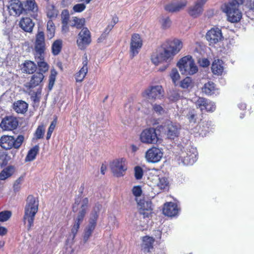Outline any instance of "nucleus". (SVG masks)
I'll use <instances>...</instances> for the list:
<instances>
[{"mask_svg":"<svg viewBox=\"0 0 254 254\" xmlns=\"http://www.w3.org/2000/svg\"><path fill=\"white\" fill-rule=\"evenodd\" d=\"M245 0H229L221 7L223 12L226 14L227 20L231 23L239 22L242 17V13L239 7Z\"/></svg>","mask_w":254,"mask_h":254,"instance_id":"1","label":"nucleus"},{"mask_svg":"<svg viewBox=\"0 0 254 254\" xmlns=\"http://www.w3.org/2000/svg\"><path fill=\"white\" fill-rule=\"evenodd\" d=\"M26 201L23 222L25 224L27 222V230L29 231L34 225L35 216L38 210L39 199L33 195H29Z\"/></svg>","mask_w":254,"mask_h":254,"instance_id":"2","label":"nucleus"},{"mask_svg":"<svg viewBox=\"0 0 254 254\" xmlns=\"http://www.w3.org/2000/svg\"><path fill=\"white\" fill-rule=\"evenodd\" d=\"M88 203L89 201L87 197H85L83 199L77 216L73 219L74 224L71 229V234L69 235V237H71L72 240L74 239L79 229L80 225L84 220L87 212Z\"/></svg>","mask_w":254,"mask_h":254,"instance_id":"3","label":"nucleus"},{"mask_svg":"<svg viewBox=\"0 0 254 254\" xmlns=\"http://www.w3.org/2000/svg\"><path fill=\"white\" fill-rule=\"evenodd\" d=\"M24 137L22 135H18L16 138L13 136L4 135L0 138V146L5 150L12 148L18 149L22 145Z\"/></svg>","mask_w":254,"mask_h":254,"instance_id":"4","label":"nucleus"},{"mask_svg":"<svg viewBox=\"0 0 254 254\" xmlns=\"http://www.w3.org/2000/svg\"><path fill=\"white\" fill-rule=\"evenodd\" d=\"M177 66L183 74L193 75L198 71L197 66L190 56L182 58L178 63Z\"/></svg>","mask_w":254,"mask_h":254,"instance_id":"5","label":"nucleus"},{"mask_svg":"<svg viewBox=\"0 0 254 254\" xmlns=\"http://www.w3.org/2000/svg\"><path fill=\"white\" fill-rule=\"evenodd\" d=\"M101 207V205L99 204H96L95 206L93 207V210L91 212L89 220V224L86 227L84 231L83 239L85 242H86L91 236L96 226L97 221Z\"/></svg>","mask_w":254,"mask_h":254,"instance_id":"6","label":"nucleus"},{"mask_svg":"<svg viewBox=\"0 0 254 254\" xmlns=\"http://www.w3.org/2000/svg\"><path fill=\"white\" fill-rule=\"evenodd\" d=\"M197 154L196 148L189 145L181 150L180 158L184 165H191L196 161Z\"/></svg>","mask_w":254,"mask_h":254,"instance_id":"7","label":"nucleus"},{"mask_svg":"<svg viewBox=\"0 0 254 254\" xmlns=\"http://www.w3.org/2000/svg\"><path fill=\"white\" fill-rule=\"evenodd\" d=\"M169 50L163 44L159 47L151 55V60L155 65H158L164 62H167L172 59Z\"/></svg>","mask_w":254,"mask_h":254,"instance_id":"8","label":"nucleus"},{"mask_svg":"<svg viewBox=\"0 0 254 254\" xmlns=\"http://www.w3.org/2000/svg\"><path fill=\"white\" fill-rule=\"evenodd\" d=\"M161 127L164 134L169 139H174L179 134L180 126L170 120H167L163 123L161 126Z\"/></svg>","mask_w":254,"mask_h":254,"instance_id":"9","label":"nucleus"},{"mask_svg":"<svg viewBox=\"0 0 254 254\" xmlns=\"http://www.w3.org/2000/svg\"><path fill=\"white\" fill-rule=\"evenodd\" d=\"M45 50L46 43L44 33L43 31H38L36 35L34 42V57H37V56L43 57V56H45Z\"/></svg>","mask_w":254,"mask_h":254,"instance_id":"10","label":"nucleus"},{"mask_svg":"<svg viewBox=\"0 0 254 254\" xmlns=\"http://www.w3.org/2000/svg\"><path fill=\"white\" fill-rule=\"evenodd\" d=\"M139 138L141 142L147 144H156L159 140L156 129L153 127L144 129Z\"/></svg>","mask_w":254,"mask_h":254,"instance_id":"11","label":"nucleus"},{"mask_svg":"<svg viewBox=\"0 0 254 254\" xmlns=\"http://www.w3.org/2000/svg\"><path fill=\"white\" fill-rule=\"evenodd\" d=\"M127 169V164L124 158L116 159L112 162V174L115 177L124 176Z\"/></svg>","mask_w":254,"mask_h":254,"instance_id":"12","label":"nucleus"},{"mask_svg":"<svg viewBox=\"0 0 254 254\" xmlns=\"http://www.w3.org/2000/svg\"><path fill=\"white\" fill-rule=\"evenodd\" d=\"M91 42L90 31L86 27L82 28L78 35L76 43L79 49L84 50Z\"/></svg>","mask_w":254,"mask_h":254,"instance_id":"13","label":"nucleus"},{"mask_svg":"<svg viewBox=\"0 0 254 254\" xmlns=\"http://www.w3.org/2000/svg\"><path fill=\"white\" fill-rule=\"evenodd\" d=\"M143 95L149 99H159L164 96V90L160 85L152 86L145 90Z\"/></svg>","mask_w":254,"mask_h":254,"instance_id":"14","label":"nucleus"},{"mask_svg":"<svg viewBox=\"0 0 254 254\" xmlns=\"http://www.w3.org/2000/svg\"><path fill=\"white\" fill-rule=\"evenodd\" d=\"M18 125L17 119L13 116H6L2 119L0 127L3 130L11 131L15 129Z\"/></svg>","mask_w":254,"mask_h":254,"instance_id":"15","label":"nucleus"},{"mask_svg":"<svg viewBox=\"0 0 254 254\" xmlns=\"http://www.w3.org/2000/svg\"><path fill=\"white\" fill-rule=\"evenodd\" d=\"M142 46V41L138 34L132 35L130 44V54L132 58L137 55Z\"/></svg>","mask_w":254,"mask_h":254,"instance_id":"16","label":"nucleus"},{"mask_svg":"<svg viewBox=\"0 0 254 254\" xmlns=\"http://www.w3.org/2000/svg\"><path fill=\"white\" fill-rule=\"evenodd\" d=\"M24 13L36 18L38 16V7L35 0H26L23 6Z\"/></svg>","mask_w":254,"mask_h":254,"instance_id":"17","label":"nucleus"},{"mask_svg":"<svg viewBox=\"0 0 254 254\" xmlns=\"http://www.w3.org/2000/svg\"><path fill=\"white\" fill-rule=\"evenodd\" d=\"M163 156V152L158 148L152 147L145 153V158L149 162L156 163L159 161Z\"/></svg>","mask_w":254,"mask_h":254,"instance_id":"18","label":"nucleus"},{"mask_svg":"<svg viewBox=\"0 0 254 254\" xmlns=\"http://www.w3.org/2000/svg\"><path fill=\"white\" fill-rule=\"evenodd\" d=\"M208 0H197L193 5L190 6L188 10L189 14L193 18L200 15L203 11V6Z\"/></svg>","mask_w":254,"mask_h":254,"instance_id":"19","label":"nucleus"},{"mask_svg":"<svg viewBox=\"0 0 254 254\" xmlns=\"http://www.w3.org/2000/svg\"><path fill=\"white\" fill-rule=\"evenodd\" d=\"M169 50L170 56L172 58L178 53L183 47V43L179 39L168 40L163 44Z\"/></svg>","mask_w":254,"mask_h":254,"instance_id":"20","label":"nucleus"},{"mask_svg":"<svg viewBox=\"0 0 254 254\" xmlns=\"http://www.w3.org/2000/svg\"><path fill=\"white\" fill-rule=\"evenodd\" d=\"M222 38L221 30L217 27L211 28L206 35V38L210 44H216L220 41Z\"/></svg>","mask_w":254,"mask_h":254,"instance_id":"21","label":"nucleus"},{"mask_svg":"<svg viewBox=\"0 0 254 254\" xmlns=\"http://www.w3.org/2000/svg\"><path fill=\"white\" fill-rule=\"evenodd\" d=\"M187 0H180L176 2H172L166 4L164 9L168 12L174 13L183 9L187 5Z\"/></svg>","mask_w":254,"mask_h":254,"instance_id":"22","label":"nucleus"},{"mask_svg":"<svg viewBox=\"0 0 254 254\" xmlns=\"http://www.w3.org/2000/svg\"><path fill=\"white\" fill-rule=\"evenodd\" d=\"M45 76L42 72H35L31 77L30 80L27 82L25 86L26 89L34 88L40 85Z\"/></svg>","mask_w":254,"mask_h":254,"instance_id":"23","label":"nucleus"},{"mask_svg":"<svg viewBox=\"0 0 254 254\" xmlns=\"http://www.w3.org/2000/svg\"><path fill=\"white\" fill-rule=\"evenodd\" d=\"M27 93L30 96V99L32 101L33 106L38 107L39 105L40 99L41 98L42 87L40 86L36 91L33 90V88L26 89Z\"/></svg>","mask_w":254,"mask_h":254,"instance_id":"24","label":"nucleus"},{"mask_svg":"<svg viewBox=\"0 0 254 254\" xmlns=\"http://www.w3.org/2000/svg\"><path fill=\"white\" fill-rule=\"evenodd\" d=\"M179 209L177 205L172 202H167L164 204L163 213L169 217L175 216L178 214Z\"/></svg>","mask_w":254,"mask_h":254,"instance_id":"25","label":"nucleus"},{"mask_svg":"<svg viewBox=\"0 0 254 254\" xmlns=\"http://www.w3.org/2000/svg\"><path fill=\"white\" fill-rule=\"evenodd\" d=\"M140 213L144 217H149L152 210V203L150 201L142 200L138 202Z\"/></svg>","mask_w":254,"mask_h":254,"instance_id":"26","label":"nucleus"},{"mask_svg":"<svg viewBox=\"0 0 254 254\" xmlns=\"http://www.w3.org/2000/svg\"><path fill=\"white\" fill-rule=\"evenodd\" d=\"M10 11L15 15H20L24 12L23 5L19 0H13L9 6Z\"/></svg>","mask_w":254,"mask_h":254,"instance_id":"27","label":"nucleus"},{"mask_svg":"<svg viewBox=\"0 0 254 254\" xmlns=\"http://www.w3.org/2000/svg\"><path fill=\"white\" fill-rule=\"evenodd\" d=\"M82 67L80 68L79 71L75 74V80L76 82H81V81H82L87 73L88 59L87 56H85L84 58L83 61L82 62Z\"/></svg>","mask_w":254,"mask_h":254,"instance_id":"28","label":"nucleus"},{"mask_svg":"<svg viewBox=\"0 0 254 254\" xmlns=\"http://www.w3.org/2000/svg\"><path fill=\"white\" fill-rule=\"evenodd\" d=\"M34 25L35 24L32 21V19L27 17L22 18L19 23L20 27L23 30L29 33L32 31Z\"/></svg>","mask_w":254,"mask_h":254,"instance_id":"29","label":"nucleus"},{"mask_svg":"<svg viewBox=\"0 0 254 254\" xmlns=\"http://www.w3.org/2000/svg\"><path fill=\"white\" fill-rule=\"evenodd\" d=\"M28 104L24 101L19 100L12 105L13 110L17 114H24L28 110Z\"/></svg>","mask_w":254,"mask_h":254,"instance_id":"30","label":"nucleus"},{"mask_svg":"<svg viewBox=\"0 0 254 254\" xmlns=\"http://www.w3.org/2000/svg\"><path fill=\"white\" fill-rule=\"evenodd\" d=\"M37 56L34 57L35 61L37 62L38 71L37 72H42L43 74L47 72L49 70V66L45 61V56L42 57Z\"/></svg>","mask_w":254,"mask_h":254,"instance_id":"31","label":"nucleus"},{"mask_svg":"<svg viewBox=\"0 0 254 254\" xmlns=\"http://www.w3.org/2000/svg\"><path fill=\"white\" fill-rule=\"evenodd\" d=\"M154 242V239L152 237L147 236L143 237L141 245L142 250L145 253H150L153 248Z\"/></svg>","mask_w":254,"mask_h":254,"instance_id":"32","label":"nucleus"},{"mask_svg":"<svg viewBox=\"0 0 254 254\" xmlns=\"http://www.w3.org/2000/svg\"><path fill=\"white\" fill-rule=\"evenodd\" d=\"M22 65V70L24 73L33 74L36 71L37 65L34 62L27 60Z\"/></svg>","mask_w":254,"mask_h":254,"instance_id":"33","label":"nucleus"},{"mask_svg":"<svg viewBox=\"0 0 254 254\" xmlns=\"http://www.w3.org/2000/svg\"><path fill=\"white\" fill-rule=\"evenodd\" d=\"M211 70L214 74L221 75L224 71L222 61L220 60H214L212 64Z\"/></svg>","mask_w":254,"mask_h":254,"instance_id":"34","label":"nucleus"},{"mask_svg":"<svg viewBox=\"0 0 254 254\" xmlns=\"http://www.w3.org/2000/svg\"><path fill=\"white\" fill-rule=\"evenodd\" d=\"M202 92L207 95H212L215 93L216 88L213 82L208 81L204 84L202 88Z\"/></svg>","mask_w":254,"mask_h":254,"instance_id":"35","label":"nucleus"},{"mask_svg":"<svg viewBox=\"0 0 254 254\" xmlns=\"http://www.w3.org/2000/svg\"><path fill=\"white\" fill-rule=\"evenodd\" d=\"M39 151V146L36 145L31 148L28 152L25 158L26 161H32L34 160Z\"/></svg>","mask_w":254,"mask_h":254,"instance_id":"36","label":"nucleus"},{"mask_svg":"<svg viewBox=\"0 0 254 254\" xmlns=\"http://www.w3.org/2000/svg\"><path fill=\"white\" fill-rule=\"evenodd\" d=\"M59 11L56 7L53 5L48 3L46 6V14L50 18H56L58 15Z\"/></svg>","mask_w":254,"mask_h":254,"instance_id":"37","label":"nucleus"},{"mask_svg":"<svg viewBox=\"0 0 254 254\" xmlns=\"http://www.w3.org/2000/svg\"><path fill=\"white\" fill-rule=\"evenodd\" d=\"M63 46V42L61 39L55 41L52 45V52L55 55H58L61 52Z\"/></svg>","mask_w":254,"mask_h":254,"instance_id":"38","label":"nucleus"},{"mask_svg":"<svg viewBox=\"0 0 254 254\" xmlns=\"http://www.w3.org/2000/svg\"><path fill=\"white\" fill-rule=\"evenodd\" d=\"M13 168L12 166H8L3 169L0 173V180H5L10 177L13 174Z\"/></svg>","mask_w":254,"mask_h":254,"instance_id":"39","label":"nucleus"},{"mask_svg":"<svg viewBox=\"0 0 254 254\" xmlns=\"http://www.w3.org/2000/svg\"><path fill=\"white\" fill-rule=\"evenodd\" d=\"M47 36L52 38L54 36L55 33V26L52 20H49L47 24Z\"/></svg>","mask_w":254,"mask_h":254,"instance_id":"40","label":"nucleus"},{"mask_svg":"<svg viewBox=\"0 0 254 254\" xmlns=\"http://www.w3.org/2000/svg\"><path fill=\"white\" fill-rule=\"evenodd\" d=\"M10 157L5 152H0V166L4 167L7 165Z\"/></svg>","mask_w":254,"mask_h":254,"instance_id":"41","label":"nucleus"},{"mask_svg":"<svg viewBox=\"0 0 254 254\" xmlns=\"http://www.w3.org/2000/svg\"><path fill=\"white\" fill-rule=\"evenodd\" d=\"M152 111L153 113L158 116L163 115L165 113V110L161 104L154 103L152 104Z\"/></svg>","mask_w":254,"mask_h":254,"instance_id":"42","label":"nucleus"},{"mask_svg":"<svg viewBox=\"0 0 254 254\" xmlns=\"http://www.w3.org/2000/svg\"><path fill=\"white\" fill-rule=\"evenodd\" d=\"M208 101L202 97H199L195 101V105L197 108L200 109L201 112L205 111L206 105Z\"/></svg>","mask_w":254,"mask_h":254,"instance_id":"43","label":"nucleus"},{"mask_svg":"<svg viewBox=\"0 0 254 254\" xmlns=\"http://www.w3.org/2000/svg\"><path fill=\"white\" fill-rule=\"evenodd\" d=\"M57 75V72L54 69H52L49 77V83L48 86L49 90H51L53 88L56 81Z\"/></svg>","mask_w":254,"mask_h":254,"instance_id":"44","label":"nucleus"},{"mask_svg":"<svg viewBox=\"0 0 254 254\" xmlns=\"http://www.w3.org/2000/svg\"><path fill=\"white\" fill-rule=\"evenodd\" d=\"M169 181L168 179L165 177L159 178V181L157 183V186L161 190H165L168 188Z\"/></svg>","mask_w":254,"mask_h":254,"instance_id":"45","label":"nucleus"},{"mask_svg":"<svg viewBox=\"0 0 254 254\" xmlns=\"http://www.w3.org/2000/svg\"><path fill=\"white\" fill-rule=\"evenodd\" d=\"M11 214V212L8 210L0 212V222L6 221L10 218Z\"/></svg>","mask_w":254,"mask_h":254,"instance_id":"46","label":"nucleus"},{"mask_svg":"<svg viewBox=\"0 0 254 254\" xmlns=\"http://www.w3.org/2000/svg\"><path fill=\"white\" fill-rule=\"evenodd\" d=\"M160 22L163 29L169 28L171 24V21L168 17L162 16L160 18Z\"/></svg>","mask_w":254,"mask_h":254,"instance_id":"47","label":"nucleus"},{"mask_svg":"<svg viewBox=\"0 0 254 254\" xmlns=\"http://www.w3.org/2000/svg\"><path fill=\"white\" fill-rule=\"evenodd\" d=\"M186 117L190 123H195L196 121V113L194 110H190Z\"/></svg>","mask_w":254,"mask_h":254,"instance_id":"48","label":"nucleus"},{"mask_svg":"<svg viewBox=\"0 0 254 254\" xmlns=\"http://www.w3.org/2000/svg\"><path fill=\"white\" fill-rule=\"evenodd\" d=\"M170 77L172 80L174 84H176V82L180 79V74L177 70V69L175 68H173L170 73Z\"/></svg>","mask_w":254,"mask_h":254,"instance_id":"49","label":"nucleus"},{"mask_svg":"<svg viewBox=\"0 0 254 254\" xmlns=\"http://www.w3.org/2000/svg\"><path fill=\"white\" fill-rule=\"evenodd\" d=\"M57 123V118H56L51 124L47 133L46 139L49 140L51 136L52 133L53 132Z\"/></svg>","mask_w":254,"mask_h":254,"instance_id":"50","label":"nucleus"},{"mask_svg":"<svg viewBox=\"0 0 254 254\" xmlns=\"http://www.w3.org/2000/svg\"><path fill=\"white\" fill-rule=\"evenodd\" d=\"M45 132V128L43 126H39L35 132V136L37 139H41L43 137Z\"/></svg>","mask_w":254,"mask_h":254,"instance_id":"51","label":"nucleus"},{"mask_svg":"<svg viewBox=\"0 0 254 254\" xmlns=\"http://www.w3.org/2000/svg\"><path fill=\"white\" fill-rule=\"evenodd\" d=\"M143 174V170L140 167L136 166L134 168V176L136 179H141L142 177Z\"/></svg>","mask_w":254,"mask_h":254,"instance_id":"52","label":"nucleus"},{"mask_svg":"<svg viewBox=\"0 0 254 254\" xmlns=\"http://www.w3.org/2000/svg\"><path fill=\"white\" fill-rule=\"evenodd\" d=\"M74 25L77 29H81L83 27L84 24V20L82 19H79L76 17H74L73 20Z\"/></svg>","mask_w":254,"mask_h":254,"instance_id":"53","label":"nucleus"},{"mask_svg":"<svg viewBox=\"0 0 254 254\" xmlns=\"http://www.w3.org/2000/svg\"><path fill=\"white\" fill-rule=\"evenodd\" d=\"M62 23L68 22L69 20V14L67 9H64L61 13Z\"/></svg>","mask_w":254,"mask_h":254,"instance_id":"54","label":"nucleus"},{"mask_svg":"<svg viewBox=\"0 0 254 254\" xmlns=\"http://www.w3.org/2000/svg\"><path fill=\"white\" fill-rule=\"evenodd\" d=\"M192 80L190 77H187L181 82V86L183 88H188L191 84Z\"/></svg>","mask_w":254,"mask_h":254,"instance_id":"55","label":"nucleus"},{"mask_svg":"<svg viewBox=\"0 0 254 254\" xmlns=\"http://www.w3.org/2000/svg\"><path fill=\"white\" fill-rule=\"evenodd\" d=\"M86 8V5L84 3H78L75 4L73 7V10L75 12H81Z\"/></svg>","mask_w":254,"mask_h":254,"instance_id":"56","label":"nucleus"},{"mask_svg":"<svg viewBox=\"0 0 254 254\" xmlns=\"http://www.w3.org/2000/svg\"><path fill=\"white\" fill-rule=\"evenodd\" d=\"M216 109V106L214 102L209 101L206 105L205 111L207 112H212L215 111Z\"/></svg>","mask_w":254,"mask_h":254,"instance_id":"57","label":"nucleus"},{"mask_svg":"<svg viewBox=\"0 0 254 254\" xmlns=\"http://www.w3.org/2000/svg\"><path fill=\"white\" fill-rule=\"evenodd\" d=\"M133 194L136 197L140 196L142 193L141 188L139 186H135L132 190Z\"/></svg>","mask_w":254,"mask_h":254,"instance_id":"58","label":"nucleus"},{"mask_svg":"<svg viewBox=\"0 0 254 254\" xmlns=\"http://www.w3.org/2000/svg\"><path fill=\"white\" fill-rule=\"evenodd\" d=\"M22 180L23 179L21 178H19L16 180L13 186L14 191H17L19 190Z\"/></svg>","mask_w":254,"mask_h":254,"instance_id":"59","label":"nucleus"},{"mask_svg":"<svg viewBox=\"0 0 254 254\" xmlns=\"http://www.w3.org/2000/svg\"><path fill=\"white\" fill-rule=\"evenodd\" d=\"M108 30V28L105 30V31L102 34L100 37L98 39V42H102L106 38L107 36H108L109 32L110 30L108 31L107 33L106 32Z\"/></svg>","mask_w":254,"mask_h":254,"instance_id":"60","label":"nucleus"},{"mask_svg":"<svg viewBox=\"0 0 254 254\" xmlns=\"http://www.w3.org/2000/svg\"><path fill=\"white\" fill-rule=\"evenodd\" d=\"M200 65L202 67H207L209 64L210 62L207 59H202L201 60L199 61Z\"/></svg>","mask_w":254,"mask_h":254,"instance_id":"61","label":"nucleus"},{"mask_svg":"<svg viewBox=\"0 0 254 254\" xmlns=\"http://www.w3.org/2000/svg\"><path fill=\"white\" fill-rule=\"evenodd\" d=\"M79 203H80V200H79L78 199H76L75 200V201L72 205V208L73 212H76L78 211Z\"/></svg>","mask_w":254,"mask_h":254,"instance_id":"62","label":"nucleus"},{"mask_svg":"<svg viewBox=\"0 0 254 254\" xmlns=\"http://www.w3.org/2000/svg\"><path fill=\"white\" fill-rule=\"evenodd\" d=\"M246 5L251 9H254V0H247Z\"/></svg>","mask_w":254,"mask_h":254,"instance_id":"63","label":"nucleus"},{"mask_svg":"<svg viewBox=\"0 0 254 254\" xmlns=\"http://www.w3.org/2000/svg\"><path fill=\"white\" fill-rule=\"evenodd\" d=\"M179 97L180 96L178 93L174 92L172 95L169 96V99L172 101H176L179 99Z\"/></svg>","mask_w":254,"mask_h":254,"instance_id":"64","label":"nucleus"}]
</instances>
